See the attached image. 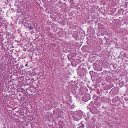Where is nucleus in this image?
Wrapping results in <instances>:
<instances>
[{
  "label": "nucleus",
  "mask_w": 128,
  "mask_h": 128,
  "mask_svg": "<svg viewBox=\"0 0 128 128\" xmlns=\"http://www.w3.org/2000/svg\"><path fill=\"white\" fill-rule=\"evenodd\" d=\"M28 66V64H26L25 65V66Z\"/></svg>",
  "instance_id": "1a4fd4ad"
},
{
  "label": "nucleus",
  "mask_w": 128,
  "mask_h": 128,
  "mask_svg": "<svg viewBox=\"0 0 128 128\" xmlns=\"http://www.w3.org/2000/svg\"><path fill=\"white\" fill-rule=\"evenodd\" d=\"M69 60H72V55L71 54H69L68 56Z\"/></svg>",
  "instance_id": "f03ea898"
},
{
  "label": "nucleus",
  "mask_w": 128,
  "mask_h": 128,
  "mask_svg": "<svg viewBox=\"0 0 128 128\" xmlns=\"http://www.w3.org/2000/svg\"><path fill=\"white\" fill-rule=\"evenodd\" d=\"M80 115L79 114V112L75 111L72 113V118L74 121H78L81 118Z\"/></svg>",
  "instance_id": "f257e3e1"
},
{
  "label": "nucleus",
  "mask_w": 128,
  "mask_h": 128,
  "mask_svg": "<svg viewBox=\"0 0 128 128\" xmlns=\"http://www.w3.org/2000/svg\"><path fill=\"white\" fill-rule=\"evenodd\" d=\"M77 88L76 89H75L74 90H72V93H74L75 94H76L77 93Z\"/></svg>",
  "instance_id": "20e7f679"
},
{
  "label": "nucleus",
  "mask_w": 128,
  "mask_h": 128,
  "mask_svg": "<svg viewBox=\"0 0 128 128\" xmlns=\"http://www.w3.org/2000/svg\"><path fill=\"white\" fill-rule=\"evenodd\" d=\"M74 78H75V77H74Z\"/></svg>",
  "instance_id": "ddd939ff"
},
{
  "label": "nucleus",
  "mask_w": 128,
  "mask_h": 128,
  "mask_svg": "<svg viewBox=\"0 0 128 128\" xmlns=\"http://www.w3.org/2000/svg\"><path fill=\"white\" fill-rule=\"evenodd\" d=\"M82 125H83V126L84 127V125L83 124Z\"/></svg>",
  "instance_id": "f8f14e48"
},
{
  "label": "nucleus",
  "mask_w": 128,
  "mask_h": 128,
  "mask_svg": "<svg viewBox=\"0 0 128 128\" xmlns=\"http://www.w3.org/2000/svg\"><path fill=\"white\" fill-rule=\"evenodd\" d=\"M30 29L31 30H32L33 29V28L32 27V26H30Z\"/></svg>",
  "instance_id": "423d86ee"
},
{
  "label": "nucleus",
  "mask_w": 128,
  "mask_h": 128,
  "mask_svg": "<svg viewBox=\"0 0 128 128\" xmlns=\"http://www.w3.org/2000/svg\"><path fill=\"white\" fill-rule=\"evenodd\" d=\"M89 106H90V105H88V108L89 107Z\"/></svg>",
  "instance_id": "9d476101"
},
{
  "label": "nucleus",
  "mask_w": 128,
  "mask_h": 128,
  "mask_svg": "<svg viewBox=\"0 0 128 128\" xmlns=\"http://www.w3.org/2000/svg\"><path fill=\"white\" fill-rule=\"evenodd\" d=\"M78 38H75V37H74L73 36H72V41H74V42H72V43L74 44V43L76 42V41L77 40H78Z\"/></svg>",
  "instance_id": "7ed1b4c3"
},
{
  "label": "nucleus",
  "mask_w": 128,
  "mask_h": 128,
  "mask_svg": "<svg viewBox=\"0 0 128 128\" xmlns=\"http://www.w3.org/2000/svg\"><path fill=\"white\" fill-rule=\"evenodd\" d=\"M73 53H72V54H73V55H72V58H73V56H74L76 55V53L75 52L74 53V52H73Z\"/></svg>",
  "instance_id": "39448f33"
},
{
  "label": "nucleus",
  "mask_w": 128,
  "mask_h": 128,
  "mask_svg": "<svg viewBox=\"0 0 128 128\" xmlns=\"http://www.w3.org/2000/svg\"><path fill=\"white\" fill-rule=\"evenodd\" d=\"M6 34L8 36H9V33H7Z\"/></svg>",
  "instance_id": "6e6552de"
},
{
  "label": "nucleus",
  "mask_w": 128,
  "mask_h": 128,
  "mask_svg": "<svg viewBox=\"0 0 128 128\" xmlns=\"http://www.w3.org/2000/svg\"><path fill=\"white\" fill-rule=\"evenodd\" d=\"M71 64H72V62H71Z\"/></svg>",
  "instance_id": "9b49d317"
},
{
  "label": "nucleus",
  "mask_w": 128,
  "mask_h": 128,
  "mask_svg": "<svg viewBox=\"0 0 128 128\" xmlns=\"http://www.w3.org/2000/svg\"><path fill=\"white\" fill-rule=\"evenodd\" d=\"M76 107V106L74 104L72 105V108H75Z\"/></svg>",
  "instance_id": "0eeeda50"
}]
</instances>
